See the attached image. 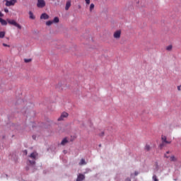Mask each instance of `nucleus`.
<instances>
[{
    "instance_id": "obj_1",
    "label": "nucleus",
    "mask_w": 181,
    "mask_h": 181,
    "mask_svg": "<svg viewBox=\"0 0 181 181\" xmlns=\"http://www.w3.org/2000/svg\"><path fill=\"white\" fill-rule=\"evenodd\" d=\"M170 144H172V141L168 139V137L166 136H161V144H160L159 145L160 149H162V148H164V146H166V145H170Z\"/></svg>"
},
{
    "instance_id": "obj_2",
    "label": "nucleus",
    "mask_w": 181,
    "mask_h": 181,
    "mask_svg": "<svg viewBox=\"0 0 181 181\" xmlns=\"http://www.w3.org/2000/svg\"><path fill=\"white\" fill-rule=\"evenodd\" d=\"M170 151H167L166 153L164 155V158L167 159L170 158V162H177V158L175 156H169Z\"/></svg>"
},
{
    "instance_id": "obj_3",
    "label": "nucleus",
    "mask_w": 181,
    "mask_h": 181,
    "mask_svg": "<svg viewBox=\"0 0 181 181\" xmlns=\"http://www.w3.org/2000/svg\"><path fill=\"white\" fill-rule=\"evenodd\" d=\"M7 22L8 25H12L13 26H15L16 28H18L20 30L22 29V25L16 23L15 20H7Z\"/></svg>"
},
{
    "instance_id": "obj_4",
    "label": "nucleus",
    "mask_w": 181,
    "mask_h": 181,
    "mask_svg": "<svg viewBox=\"0 0 181 181\" xmlns=\"http://www.w3.org/2000/svg\"><path fill=\"white\" fill-rule=\"evenodd\" d=\"M121 30H117L113 33V37L117 40L121 39Z\"/></svg>"
},
{
    "instance_id": "obj_5",
    "label": "nucleus",
    "mask_w": 181,
    "mask_h": 181,
    "mask_svg": "<svg viewBox=\"0 0 181 181\" xmlns=\"http://www.w3.org/2000/svg\"><path fill=\"white\" fill-rule=\"evenodd\" d=\"M37 8H45L46 6V1L45 0H37Z\"/></svg>"
},
{
    "instance_id": "obj_6",
    "label": "nucleus",
    "mask_w": 181,
    "mask_h": 181,
    "mask_svg": "<svg viewBox=\"0 0 181 181\" xmlns=\"http://www.w3.org/2000/svg\"><path fill=\"white\" fill-rule=\"evenodd\" d=\"M67 117H69V113L63 112L61 114V116L58 118L57 121H64V119L67 118Z\"/></svg>"
},
{
    "instance_id": "obj_7",
    "label": "nucleus",
    "mask_w": 181,
    "mask_h": 181,
    "mask_svg": "<svg viewBox=\"0 0 181 181\" xmlns=\"http://www.w3.org/2000/svg\"><path fill=\"white\" fill-rule=\"evenodd\" d=\"M6 2V6H13V5H15V4H16V1H8V0H4Z\"/></svg>"
},
{
    "instance_id": "obj_8",
    "label": "nucleus",
    "mask_w": 181,
    "mask_h": 181,
    "mask_svg": "<svg viewBox=\"0 0 181 181\" xmlns=\"http://www.w3.org/2000/svg\"><path fill=\"white\" fill-rule=\"evenodd\" d=\"M84 179H86V177L84 176V175L83 174H79L78 175V177L76 179V181H83L84 180Z\"/></svg>"
},
{
    "instance_id": "obj_9",
    "label": "nucleus",
    "mask_w": 181,
    "mask_h": 181,
    "mask_svg": "<svg viewBox=\"0 0 181 181\" xmlns=\"http://www.w3.org/2000/svg\"><path fill=\"white\" fill-rule=\"evenodd\" d=\"M70 6H71V1H66L65 10L69 11V9L70 8Z\"/></svg>"
},
{
    "instance_id": "obj_10",
    "label": "nucleus",
    "mask_w": 181,
    "mask_h": 181,
    "mask_svg": "<svg viewBox=\"0 0 181 181\" xmlns=\"http://www.w3.org/2000/svg\"><path fill=\"white\" fill-rule=\"evenodd\" d=\"M40 19H49V15H47V13H44L40 16Z\"/></svg>"
},
{
    "instance_id": "obj_11",
    "label": "nucleus",
    "mask_w": 181,
    "mask_h": 181,
    "mask_svg": "<svg viewBox=\"0 0 181 181\" xmlns=\"http://www.w3.org/2000/svg\"><path fill=\"white\" fill-rule=\"evenodd\" d=\"M37 156V153L36 152H33L32 153L30 156L29 158H30L31 159H36V157Z\"/></svg>"
},
{
    "instance_id": "obj_12",
    "label": "nucleus",
    "mask_w": 181,
    "mask_h": 181,
    "mask_svg": "<svg viewBox=\"0 0 181 181\" xmlns=\"http://www.w3.org/2000/svg\"><path fill=\"white\" fill-rule=\"evenodd\" d=\"M0 23H1V25H4V26L8 25V22H6V21L2 19L1 18H0Z\"/></svg>"
},
{
    "instance_id": "obj_13",
    "label": "nucleus",
    "mask_w": 181,
    "mask_h": 181,
    "mask_svg": "<svg viewBox=\"0 0 181 181\" xmlns=\"http://www.w3.org/2000/svg\"><path fill=\"white\" fill-rule=\"evenodd\" d=\"M29 16H30V19H33V20L35 19V15H33V13L32 11H29Z\"/></svg>"
},
{
    "instance_id": "obj_14",
    "label": "nucleus",
    "mask_w": 181,
    "mask_h": 181,
    "mask_svg": "<svg viewBox=\"0 0 181 181\" xmlns=\"http://www.w3.org/2000/svg\"><path fill=\"white\" fill-rule=\"evenodd\" d=\"M69 142V141H67V139L65 138L64 139L62 142H61V145H66V144H67Z\"/></svg>"
},
{
    "instance_id": "obj_15",
    "label": "nucleus",
    "mask_w": 181,
    "mask_h": 181,
    "mask_svg": "<svg viewBox=\"0 0 181 181\" xmlns=\"http://www.w3.org/2000/svg\"><path fill=\"white\" fill-rule=\"evenodd\" d=\"M95 6L94 5V4H90V8H89L90 12H93V11H94Z\"/></svg>"
},
{
    "instance_id": "obj_16",
    "label": "nucleus",
    "mask_w": 181,
    "mask_h": 181,
    "mask_svg": "<svg viewBox=\"0 0 181 181\" xmlns=\"http://www.w3.org/2000/svg\"><path fill=\"white\" fill-rule=\"evenodd\" d=\"M5 37V32L1 31L0 32V39H4Z\"/></svg>"
},
{
    "instance_id": "obj_17",
    "label": "nucleus",
    "mask_w": 181,
    "mask_h": 181,
    "mask_svg": "<svg viewBox=\"0 0 181 181\" xmlns=\"http://www.w3.org/2000/svg\"><path fill=\"white\" fill-rule=\"evenodd\" d=\"M59 17H55L54 20L52 21L53 23H59Z\"/></svg>"
},
{
    "instance_id": "obj_18",
    "label": "nucleus",
    "mask_w": 181,
    "mask_h": 181,
    "mask_svg": "<svg viewBox=\"0 0 181 181\" xmlns=\"http://www.w3.org/2000/svg\"><path fill=\"white\" fill-rule=\"evenodd\" d=\"M47 26H50L51 25H53V21H49L46 22Z\"/></svg>"
},
{
    "instance_id": "obj_19",
    "label": "nucleus",
    "mask_w": 181,
    "mask_h": 181,
    "mask_svg": "<svg viewBox=\"0 0 181 181\" xmlns=\"http://www.w3.org/2000/svg\"><path fill=\"white\" fill-rule=\"evenodd\" d=\"M152 179L153 181H159V179H158V176H156V175H153Z\"/></svg>"
},
{
    "instance_id": "obj_20",
    "label": "nucleus",
    "mask_w": 181,
    "mask_h": 181,
    "mask_svg": "<svg viewBox=\"0 0 181 181\" xmlns=\"http://www.w3.org/2000/svg\"><path fill=\"white\" fill-rule=\"evenodd\" d=\"M173 47L172 45H168L166 47V50H168V52H170V50H172Z\"/></svg>"
},
{
    "instance_id": "obj_21",
    "label": "nucleus",
    "mask_w": 181,
    "mask_h": 181,
    "mask_svg": "<svg viewBox=\"0 0 181 181\" xmlns=\"http://www.w3.org/2000/svg\"><path fill=\"white\" fill-rule=\"evenodd\" d=\"M145 150L146 151H151V146H149V144H146L145 146Z\"/></svg>"
},
{
    "instance_id": "obj_22",
    "label": "nucleus",
    "mask_w": 181,
    "mask_h": 181,
    "mask_svg": "<svg viewBox=\"0 0 181 181\" xmlns=\"http://www.w3.org/2000/svg\"><path fill=\"white\" fill-rule=\"evenodd\" d=\"M79 165H86V160H84L83 158H82L79 163Z\"/></svg>"
},
{
    "instance_id": "obj_23",
    "label": "nucleus",
    "mask_w": 181,
    "mask_h": 181,
    "mask_svg": "<svg viewBox=\"0 0 181 181\" xmlns=\"http://www.w3.org/2000/svg\"><path fill=\"white\" fill-rule=\"evenodd\" d=\"M25 63H30L32 62L31 59H24Z\"/></svg>"
},
{
    "instance_id": "obj_24",
    "label": "nucleus",
    "mask_w": 181,
    "mask_h": 181,
    "mask_svg": "<svg viewBox=\"0 0 181 181\" xmlns=\"http://www.w3.org/2000/svg\"><path fill=\"white\" fill-rule=\"evenodd\" d=\"M3 46H4V47H11L10 45H8L6 44V43H3Z\"/></svg>"
},
{
    "instance_id": "obj_25",
    "label": "nucleus",
    "mask_w": 181,
    "mask_h": 181,
    "mask_svg": "<svg viewBox=\"0 0 181 181\" xmlns=\"http://www.w3.org/2000/svg\"><path fill=\"white\" fill-rule=\"evenodd\" d=\"M139 175V172L135 171L134 172V176H138Z\"/></svg>"
},
{
    "instance_id": "obj_26",
    "label": "nucleus",
    "mask_w": 181,
    "mask_h": 181,
    "mask_svg": "<svg viewBox=\"0 0 181 181\" xmlns=\"http://www.w3.org/2000/svg\"><path fill=\"white\" fill-rule=\"evenodd\" d=\"M86 5H90V0H85Z\"/></svg>"
},
{
    "instance_id": "obj_27",
    "label": "nucleus",
    "mask_w": 181,
    "mask_h": 181,
    "mask_svg": "<svg viewBox=\"0 0 181 181\" xmlns=\"http://www.w3.org/2000/svg\"><path fill=\"white\" fill-rule=\"evenodd\" d=\"M29 163H30V165H35V161H32V160H29Z\"/></svg>"
},
{
    "instance_id": "obj_28",
    "label": "nucleus",
    "mask_w": 181,
    "mask_h": 181,
    "mask_svg": "<svg viewBox=\"0 0 181 181\" xmlns=\"http://www.w3.org/2000/svg\"><path fill=\"white\" fill-rule=\"evenodd\" d=\"M4 12H6V13H8V12H9V10L8 8H4Z\"/></svg>"
},
{
    "instance_id": "obj_29",
    "label": "nucleus",
    "mask_w": 181,
    "mask_h": 181,
    "mask_svg": "<svg viewBox=\"0 0 181 181\" xmlns=\"http://www.w3.org/2000/svg\"><path fill=\"white\" fill-rule=\"evenodd\" d=\"M177 90H178V91L181 90V85L177 86Z\"/></svg>"
},
{
    "instance_id": "obj_30",
    "label": "nucleus",
    "mask_w": 181,
    "mask_h": 181,
    "mask_svg": "<svg viewBox=\"0 0 181 181\" xmlns=\"http://www.w3.org/2000/svg\"><path fill=\"white\" fill-rule=\"evenodd\" d=\"M23 152H24L25 155H28V151L27 150H25Z\"/></svg>"
},
{
    "instance_id": "obj_31",
    "label": "nucleus",
    "mask_w": 181,
    "mask_h": 181,
    "mask_svg": "<svg viewBox=\"0 0 181 181\" xmlns=\"http://www.w3.org/2000/svg\"><path fill=\"white\" fill-rule=\"evenodd\" d=\"M2 16H4V14L0 11V17L2 18Z\"/></svg>"
},
{
    "instance_id": "obj_32",
    "label": "nucleus",
    "mask_w": 181,
    "mask_h": 181,
    "mask_svg": "<svg viewBox=\"0 0 181 181\" xmlns=\"http://www.w3.org/2000/svg\"><path fill=\"white\" fill-rule=\"evenodd\" d=\"M100 136H104V132H103L100 134Z\"/></svg>"
},
{
    "instance_id": "obj_33",
    "label": "nucleus",
    "mask_w": 181,
    "mask_h": 181,
    "mask_svg": "<svg viewBox=\"0 0 181 181\" xmlns=\"http://www.w3.org/2000/svg\"><path fill=\"white\" fill-rule=\"evenodd\" d=\"M124 181H131L130 178H127Z\"/></svg>"
},
{
    "instance_id": "obj_34",
    "label": "nucleus",
    "mask_w": 181,
    "mask_h": 181,
    "mask_svg": "<svg viewBox=\"0 0 181 181\" xmlns=\"http://www.w3.org/2000/svg\"><path fill=\"white\" fill-rule=\"evenodd\" d=\"M33 139H36V136H33Z\"/></svg>"
},
{
    "instance_id": "obj_35",
    "label": "nucleus",
    "mask_w": 181,
    "mask_h": 181,
    "mask_svg": "<svg viewBox=\"0 0 181 181\" xmlns=\"http://www.w3.org/2000/svg\"><path fill=\"white\" fill-rule=\"evenodd\" d=\"M13 2H17L16 0H11Z\"/></svg>"
},
{
    "instance_id": "obj_36",
    "label": "nucleus",
    "mask_w": 181,
    "mask_h": 181,
    "mask_svg": "<svg viewBox=\"0 0 181 181\" xmlns=\"http://www.w3.org/2000/svg\"><path fill=\"white\" fill-rule=\"evenodd\" d=\"M132 176H133V175H132V174H131V177H132Z\"/></svg>"
}]
</instances>
